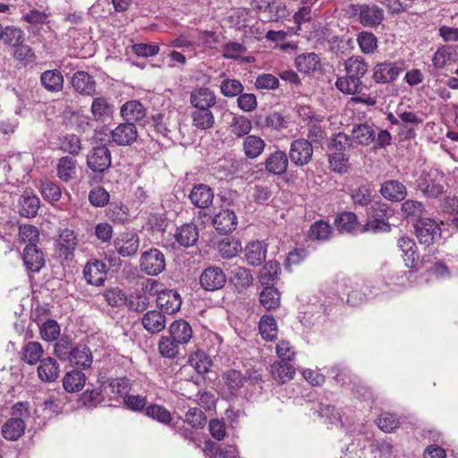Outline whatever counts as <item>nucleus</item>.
Here are the masks:
<instances>
[{
    "label": "nucleus",
    "instance_id": "9",
    "mask_svg": "<svg viewBox=\"0 0 458 458\" xmlns=\"http://www.w3.org/2000/svg\"><path fill=\"white\" fill-rule=\"evenodd\" d=\"M190 104L193 109H211L216 104V96L210 89L199 87L191 92Z\"/></svg>",
    "mask_w": 458,
    "mask_h": 458
},
{
    "label": "nucleus",
    "instance_id": "61",
    "mask_svg": "<svg viewBox=\"0 0 458 458\" xmlns=\"http://www.w3.org/2000/svg\"><path fill=\"white\" fill-rule=\"evenodd\" d=\"M146 415L158 422L167 424L171 421V413L163 406L151 404L146 407Z\"/></svg>",
    "mask_w": 458,
    "mask_h": 458
},
{
    "label": "nucleus",
    "instance_id": "48",
    "mask_svg": "<svg viewBox=\"0 0 458 458\" xmlns=\"http://www.w3.org/2000/svg\"><path fill=\"white\" fill-rule=\"evenodd\" d=\"M43 347L38 342H29L22 349V360L30 365L40 360L43 355Z\"/></svg>",
    "mask_w": 458,
    "mask_h": 458
},
{
    "label": "nucleus",
    "instance_id": "32",
    "mask_svg": "<svg viewBox=\"0 0 458 458\" xmlns=\"http://www.w3.org/2000/svg\"><path fill=\"white\" fill-rule=\"evenodd\" d=\"M69 360L75 366L87 369L92 364V353L88 346L80 344L69 352Z\"/></svg>",
    "mask_w": 458,
    "mask_h": 458
},
{
    "label": "nucleus",
    "instance_id": "27",
    "mask_svg": "<svg viewBox=\"0 0 458 458\" xmlns=\"http://www.w3.org/2000/svg\"><path fill=\"white\" fill-rule=\"evenodd\" d=\"M77 174V161L72 157H62L56 164V175L64 182L75 179Z\"/></svg>",
    "mask_w": 458,
    "mask_h": 458
},
{
    "label": "nucleus",
    "instance_id": "46",
    "mask_svg": "<svg viewBox=\"0 0 458 458\" xmlns=\"http://www.w3.org/2000/svg\"><path fill=\"white\" fill-rule=\"evenodd\" d=\"M345 71L360 80L368 71V64L360 56H352L345 61Z\"/></svg>",
    "mask_w": 458,
    "mask_h": 458
},
{
    "label": "nucleus",
    "instance_id": "45",
    "mask_svg": "<svg viewBox=\"0 0 458 458\" xmlns=\"http://www.w3.org/2000/svg\"><path fill=\"white\" fill-rule=\"evenodd\" d=\"M332 233V226L328 222L318 220L310 225L309 237L313 241H327Z\"/></svg>",
    "mask_w": 458,
    "mask_h": 458
},
{
    "label": "nucleus",
    "instance_id": "41",
    "mask_svg": "<svg viewBox=\"0 0 458 458\" xmlns=\"http://www.w3.org/2000/svg\"><path fill=\"white\" fill-rule=\"evenodd\" d=\"M280 272V264L277 261H268L262 267L259 274V282L264 286H273Z\"/></svg>",
    "mask_w": 458,
    "mask_h": 458
},
{
    "label": "nucleus",
    "instance_id": "20",
    "mask_svg": "<svg viewBox=\"0 0 458 458\" xmlns=\"http://www.w3.org/2000/svg\"><path fill=\"white\" fill-rule=\"evenodd\" d=\"M397 246L403 253V261L407 267L414 268L419 260L417 246L414 241L406 236H402L397 242Z\"/></svg>",
    "mask_w": 458,
    "mask_h": 458
},
{
    "label": "nucleus",
    "instance_id": "16",
    "mask_svg": "<svg viewBox=\"0 0 458 458\" xmlns=\"http://www.w3.org/2000/svg\"><path fill=\"white\" fill-rule=\"evenodd\" d=\"M73 89L82 96H93L96 92V81L87 72L79 71L72 77Z\"/></svg>",
    "mask_w": 458,
    "mask_h": 458
},
{
    "label": "nucleus",
    "instance_id": "33",
    "mask_svg": "<svg viewBox=\"0 0 458 458\" xmlns=\"http://www.w3.org/2000/svg\"><path fill=\"white\" fill-rule=\"evenodd\" d=\"M42 86L50 92H59L64 86V76L59 70H47L41 73Z\"/></svg>",
    "mask_w": 458,
    "mask_h": 458
},
{
    "label": "nucleus",
    "instance_id": "29",
    "mask_svg": "<svg viewBox=\"0 0 458 458\" xmlns=\"http://www.w3.org/2000/svg\"><path fill=\"white\" fill-rule=\"evenodd\" d=\"M25 422L22 418L12 417L2 427V435L6 440L15 441L25 431Z\"/></svg>",
    "mask_w": 458,
    "mask_h": 458
},
{
    "label": "nucleus",
    "instance_id": "24",
    "mask_svg": "<svg viewBox=\"0 0 458 458\" xmlns=\"http://www.w3.org/2000/svg\"><path fill=\"white\" fill-rule=\"evenodd\" d=\"M141 325L148 333L157 334L165 327V317L161 311L148 310L143 315Z\"/></svg>",
    "mask_w": 458,
    "mask_h": 458
},
{
    "label": "nucleus",
    "instance_id": "1",
    "mask_svg": "<svg viewBox=\"0 0 458 458\" xmlns=\"http://www.w3.org/2000/svg\"><path fill=\"white\" fill-rule=\"evenodd\" d=\"M140 267L142 272L148 276L159 275L165 267L164 253L156 248L143 251L140 259Z\"/></svg>",
    "mask_w": 458,
    "mask_h": 458
},
{
    "label": "nucleus",
    "instance_id": "63",
    "mask_svg": "<svg viewBox=\"0 0 458 458\" xmlns=\"http://www.w3.org/2000/svg\"><path fill=\"white\" fill-rule=\"evenodd\" d=\"M331 168L339 174L346 173L349 166V157L344 152H334L329 156Z\"/></svg>",
    "mask_w": 458,
    "mask_h": 458
},
{
    "label": "nucleus",
    "instance_id": "21",
    "mask_svg": "<svg viewBox=\"0 0 458 458\" xmlns=\"http://www.w3.org/2000/svg\"><path fill=\"white\" fill-rule=\"evenodd\" d=\"M380 193L385 199L394 202H398L405 199L407 191L404 184L401 182L389 180L382 183Z\"/></svg>",
    "mask_w": 458,
    "mask_h": 458
},
{
    "label": "nucleus",
    "instance_id": "56",
    "mask_svg": "<svg viewBox=\"0 0 458 458\" xmlns=\"http://www.w3.org/2000/svg\"><path fill=\"white\" fill-rule=\"evenodd\" d=\"M232 132L238 138L247 135L251 128V122L249 118L243 115L233 116L231 123Z\"/></svg>",
    "mask_w": 458,
    "mask_h": 458
},
{
    "label": "nucleus",
    "instance_id": "62",
    "mask_svg": "<svg viewBox=\"0 0 458 458\" xmlns=\"http://www.w3.org/2000/svg\"><path fill=\"white\" fill-rule=\"evenodd\" d=\"M288 124L289 119L286 116L278 112H272L266 116L264 126L275 131H281L287 128Z\"/></svg>",
    "mask_w": 458,
    "mask_h": 458
},
{
    "label": "nucleus",
    "instance_id": "54",
    "mask_svg": "<svg viewBox=\"0 0 458 458\" xmlns=\"http://www.w3.org/2000/svg\"><path fill=\"white\" fill-rule=\"evenodd\" d=\"M81 140L75 134H66L60 142V149L72 156H78L81 151Z\"/></svg>",
    "mask_w": 458,
    "mask_h": 458
},
{
    "label": "nucleus",
    "instance_id": "55",
    "mask_svg": "<svg viewBox=\"0 0 458 458\" xmlns=\"http://www.w3.org/2000/svg\"><path fill=\"white\" fill-rule=\"evenodd\" d=\"M357 42L364 54H372L377 48V39L372 32H360L357 36Z\"/></svg>",
    "mask_w": 458,
    "mask_h": 458
},
{
    "label": "nucleus",
    "instance_id": "64",
    "mask_svg": "<svg viewBox=\"0 0 458 458\" xmlns=\"http://www.w3.org/2000/svg\"><path fill=\"white\" fill-rule=\"evenodd\" d=\"M243 90V86L240 81L234 79H226L221 82L220 91L225 97L233 98L240 95Z\"/></svg>",
    "mask_w": 458,
    "mask_h": 458
},
{
    "label": "nucleus",
    "instance_id": "4",
    "mask_svg": "<svg viewBox=\"0 0 458 458\" xmlns=\"http://www.w3.org/2000/svg\"><path fill=\"white\" fill-rule=\"evenodd\" d=\"M114 247L123 258L134 256L140 248V237L132 231L121 233L114 240Z\"/></svg>",
    "mask_w": 458,
    "mask_h": 458
},
{
    "label": "nucleus",
    "instance_id": "15",
    "mask_svg": "<svg viewBox=\"0 0 458 458\" xmlns=\"http://www.w3.org/2000/svg\"><path fill=\"white\" fill-rule=\"evenodd\" d=\"M39 207L40 200L31 190H25L19 198V213L24 217H35Z\"/></svg>",
    "mask_w": 458,
    "mask_h": 458
},
{
    "label": "nucleus",
    "instance_id": "8",
    "mask_svg": "<svg viewBox=\"0 0 458 458\" xmlns=\"http://www.w3.org/2000/svg\"><path fill=\"white\" fill-rule=\"evenodd\" d=\"M402 72V67L393 62H383L373 67L372 79L376 83H389L395 81Z\"/></svg>",
    "mask_w": 458,
    "mask_h": 458
},
{
    "label": "nucleus",
    "instance_id": "40",
    "mask_svg": "<svg viewBox=\"0 0 458 458\" xmlns=\"http://www.w3.org/2000/svg\"><path fill=\"white\" fill-rule=\"evenodd\" d=\"M265 141L259 136L249 135L243 140L244 154L249 158L258 157L265 148Z\"/></svg>",
    "mask_w": 458,
    "mask_h": 458
},
{
    "label": "nucleus",
    "instance_id": "30",
    "mask_svg": "<svg viewBox=\"0 0 458 458\" xmlns=\"http://www.w3.org/2000/svg\"><path fill=\"white\" fill-rule=\"evenodd\" d=\"M38 375L43 382H54L59 376V365L53 358H46L40 360L38 367Z\"/></svg>",
    "mask_w": 458,
    "mask_h": 458
},
{
    "label": "nucleus",
    "instance_id": "44",
    "mask_svg": "<svg viewBox=\"0 0 458 458\" xmlns=\"http://www.w3.org/2000/svg\"><path fill=\"white\" fill-rule=\"evenodd\" d=\"M180 344L169 335H162L158 342V351L161 356L168 359L175 358L180 350Z\"/></svg>",
    "mask_w": 458,
    "mask_h": 458
},
{
    "label": "nucleus",
    "instance_id": "25",
    "mask_svg": "<svg viewBox=\"0 0 458 458\" xmlns=\"http://www.w3.org/2000/svg\"><path fill=\"white\" fill-rule=\"evenodd\" d=\"M146 114V108L138 100L127 101L121 107V115L128 123L140 122Z\"/></svg>",
    "mask_w": 458,
    "mask_h": 458
},
{
    "label": "nucleus",
    "instance_id": "11",
    "mask_svg": "<svg viewBox=\"0 0 458 458\" xmlns=\"http://www.w3.org/2000/svg\"><path fill=\"white\" fill-rule=\"evenodd\" d=\"M83 275L88 284L96 286L102 285L106 277V266L103 261L90 260L85 265Z\"/></svg>",
    "mask_w": 458,
    "mask_h": 458
},
{
    "label": "nucleus",
    "instance_id": "12",
    "mask_svg": "<svg viewBox=\"0 0 458 458\" xmlns=\"http://www.w3.org/2000/svg\"><path fill=\"white\" fill-rule=\"evenodd\" d=\"M22 260L29 272L38 273L45 265V255L38 246L27 244L23 250Z\"/></svg>",
    "mask_w": 458,
    "mask_h": 458
},
{
    "label": "nucleus",
    "instance_id": "6",
    "mask_svg": "<svg viewBox=\"0 0 458 458\" xmlns=\"http://www.w3.org/2000/svg\"><path fill=\"white\" fill-rule=\"evenodd\" d=\"M312 154L313 148L308 140L299 139L292 142L289 157L296 165L302 166L310 163Z\"/></svg>",
    "mask_w": 458,
    "mask_h": 458
},
{
    "label": "nucleus",
    "instance_id": "23",
    "mask_svg": "<svg viewBox=\"0 0 458 458\" xmlns=\"http://www.w3.org/2000/svg\"><path fill=\"white\" fill-rule=\"evenodd\" d=\"M169 335L181 345L188 344L192 338L193 331L191 325L184 319L174 321L168 328Z\"/></svg>",
    "mask_w": 458,
    "mask_h": 458
},
{
    "label": "nucleus",
    "instance_id": "50",
    "mask_svg": "<svg viewBox=\"0 0 458 458\" xmlns=\"http://www.w3.org/2000/svg\"><path fill=\"white\" fill-rule=\"evenodd\" d=\"M232 281L239 288H247L252 284V276L245 267L233 266L231 267Z\"/></svg>",
    "mask_w": 458,
    "mask_h": 458
},
{
    "label": "nucleus",
    "instance_id": "13",
    "mask_svg": "<svg viewBox=\"0 0 458 458\" xmlns=\"http://www.w3.org/2000/svg\"><path fill=\"white\" fill-rule=\"evenodd\" d=\"M243 251L247 264L257 267L266 260L267 245L262 241H252L245 246Z\"/></svg>",
    "mask_w": 458,
    "mask_h": 458
},
{
    "label": "nucleus",
    "instance_id": "31",
    "mask_svg": "<svg viewBox=\"0 0 458 458\" xmlns=\"http://www.w3.org/2000/svg\"><path fill=\"white\" fill-rule=\"evenodd\" d=\"M271 375L279 384H284L293 378L295 368L289 361H275L271 365Z\"/></svg>",
    "mask_w": 458,
    "mask_h": 458
},
{
    "label": "nucleus",
    "instance_id": "43",
    "mask_svg": "<svg viewBox=\"0 0 458 458\" xmlns=\"http://www.w3.org/2000/svg\"><path fill=\"white\" fill-rule=\"evenodd\" d=\"M352 139L360 145L368 146L375 139V131L368 124H359L352 130Z\"/></svg>",
    "mask_w": 458,
    "mask_h": 458
},
{
    "label": "nucleus",
    "instance_id": "59",
    "mask_svg": "<svg viewBox=\"0 0 458 458\" xmlns=\"http://www.w3.org/2000/svg\"><path fill=\"white\" fill-rule=\"evenodd\" d=\"M425 210L422 202L413 199H407L402 204L401 211L407 218H419Z\"/></svg>",
    "mask_w": 458,
    "mask_h": 458
},
{
    "label": "nucleus",
    "instance_id": "14",
    "mask_svg": "<svg viewBox=\"0 0 458 458\" xmlns=\"http://www.w3.org/2000/svg\"><path fill=\"white\" fill-rule=\"evenodd\" d=\"M157 304L166 314L177 312L182 306L180 294L174 290H164L158 293Z\"/></svg>",
    "mask_w": 458,
    "mask_h": 458
},
{
    "label": "nucleus",
    "instance_id": "17",
    "mask_svg": "<svg viewBox=\"0 0 458 458\" xmlns=\"http://www.w3.org/2000/svg\"><path fill=\"white\" fill-rule=\"evenodd\" d=\"M192 205L199 208H208L213 202V190L207 184L199 183L195 185L189 195Z\"/></svg>",
    "mask_w": 458,
    "mask_h": 458
},
{
    "label": "nucleus",
    "instance_id": "35",
    "mask_svg": "<svg viewBox=\"0 0 458 458\" xmlns=\"http://www.w3.org/2000/svg\"><path fill=\"white\" fill-rule=\"evenodd\" d=\"M95 121L105 122L113 114V106L104 97L95 98L90 107Z\"/></svg>",
    "mask_w": 458,
    "mask_h": 458
},
{
    "label": "nucleus",
    "instance_id": "39",
    "mask_svg": "<svg viewBox=\"0 0 458 458\" xmlns=\"http://www.w3.org/2000/svg\"><path fill=\"white\" fill-rule=\"evenodd\" d=\"M335 87L344 94L355 95L361 91L362 82L360 79L346 73L335 81Z\"/></svg>",
    "mask_w": 458,
    "mask_h": 458
},
{
    "label": "nucleus",
    "instance_id": "58",
    "mask_svg": "<svg viewBox=\"0 0 458 458\" xmlns=\"http://www.w3.org/2000/svg\"><path fill=\"white\" fill-rule=\"evenodd\" d=\"M130 390V380L126 377L112 379L106 387V394L114 397L123 396Z\"/></svg>",
    "mask_w": 458,
    "mask_h": 458
},
{
    "label": "nucleus",
    "instance_id": "52",
    "mask_svg": "<svg viewBox=\"0 0 458 458\" xmlns=\"http://www.w3.org/2000/svg\"><path fill=\"white\" fill-rule=\"evenodd\" d=\"M261 336L265 340L272 341L277 335V325L272 316H262L259 324Z\"/></svg>",
    "mask_w": 458,
    "mask_h": 458
},
{
    "label": "nucleus",
    "instance_id": "49",
    "mask_svg": "<svg viewBox=\"0 0 458 458\" xmlns=\"http://www.w3.org/2000/svg\"><path fill=\"white\" fill-rule=\"evenodd\" d=\"M259 301L265 309L275 310L279 306L280 293L273 286L264 287V290L260 293Z\"/></svg>",
    "mask_w": 458,
    "mask_h": 458
},
{
    "label": "nucleus",
    "instance_id": "37",
    "mask_svg": "<svg viewBox=\"0 0 458 458\" xmlns=\"http://www.w3.org/2000/svg\"><path fill=\"white\" fill-rule=\"evenodd\" d=\"M86 382V376L80 370H71L65 374L63 379L64 388L70 393L81 391Z\"/></svg>",
    "mask_w": 458,
    "mask_h": 458
},
{
    "label": "nucleus",
    "instance_id": "36",
    "mask_svg": "<svg viewBox=\"0 0 458 458\" xmlns=\"http://www.w3.org/2000/svg\"><path fill=\"white\" fill-rule=\"evenodd\" d=\"M216 250L224 259H232L242 250L239 240L232 236H225L216 243Z\"/></svg>",
    "mask_w": 458,
    "mask_h": 458
},
{
    "label": "nucleus",
    "instance_id": "18",
    "mask_svg": "<svg viewBox=\"0 0 458 458\" xmlns=\"http://www.w3.org/2000/svg\"><path fill=\"white\" fill-rule=\"evenodd\" d=\"M360 22L366 27H374L381 23L384 13L377 5L362 4L358 7Z\"/></svg>",
    "mask_w": 458,
    "mask_h": 458
},
{
    "label": "nucleus",
    "instance_id": "42",
    "mask_svg": "<svg viewBox=\"0 0 458 458\" xmlns=\"http://www.w3.org/2000/svg\"><path fill=\"white\" fill-rule=\"evenodd\" d=\"M335 225L341 233H353L359 227L358 217L353 212H344L335 218Z\"/></svg>",
    "mask_w": 458,
    "mask_h": 458
},
{
    "label": "nucleus",
    "instance_id": "38",
    "mask_svg": "<svg viewBox=\"0 0 458 458\" xmlns=\"http://www.w3.org/2000/svg\"><path fill=\"white\" fill-rule=\"evenodd\" d=\"M294 63L299 72L310 73L317 70L320 59L315 53H304L297 55Z\"/></svg>",
    "mask_w": 458,
    "mask_h": 458
},
{
    "label": "nucleus",
    "instance_id": "2",
    "mask_svg": "<svg viewBox=\"0 0 458 458\" xmlns=\"http://www.w3.org/2000/svg\"><path fill=\"white\" fill-rule=\"evenodd\" d=\"M415 233L420 243L430 245L441 238L440 225L428 217L420 218L415 224Z\"/></svg>",
    "mask_w": 458,
    "mask_h": 458
},
{
    "label": "nucleus",
    "instance_id": "47",
    "mask_svg": "<svg viewBox=\"0 0 458 458\" xmlns=\"http://www.w3.org/2000/svg\"><path fill=\"white\" fill-rule=\"evenodd\" d=\"M189 363L199 374L207 373L212 366L210 357L203 351H197L189 358Z\"/></svg>",
    "mask_w": 458,
    "mask_h": 458
},
{
    "label": "nucleus",
    "instance_id": "57",
    "mask_svg": "<svg viewBox=\"0 0 458 458\" xmlns=\"http://www.w3.org/2000/svg\"><path fill=\"white\" fill-rule=\"evenodd\" d=\"M351 198L355 205L366 207L372 200V191L369 186L360 185L351 191Z\"/></svg>",
    "mask_w": 458,
    "mask_h": 458
},
{
    "label": "nucleus",
    "instance_id": "53",
    "mask_svg": "<svg viewBox=\"0 0 458 458\" xmlns=\"http://www.w3.org/2000/svg\"><path fill=\"white\" fill-rule=\"evenodd\" d=\"M2 33L3 36L1 39L12 47H15L20 43H23L25 41V34L20 28L7 26L3 29Z\"/></svg>",
    "mask_w": 458,
    "mask_h": 458
},
{
    "label": "nucleus",
    "instance_id": "3",
    "mask_svg": "<svg viewBox=\"0 0 458 458\" xmlns=\"http://www.w3.org/2000/svg\"><path fill=\"white\" fill-rule=\"evenodd\" d=\"M111 152L109 148L100 144L91 148L87 156V165L94 173L102 174L111 165Z\"/></svg>",
    "mask_w": 458,
    "mask_h": 458
},
{
    "label": "nucleus",
    "instance_id": "51",
    "mask_svg": "<svg viewBox=\"0 0 458 458\" xmlns=\"http://www.w3.org/2000/svg\"><path fill=\"white\" fill-rule=\"evenodd\" d=\"M454 48L452 46L444 45L437 48L432 57V64L435 68H444L452 59Z\"/></svg>",
    "mask_w": 458,
    "mask_h": 458
},
{
    "label": "nucleus",
    "instance_id": "19",
    "mask_svg": "<svg viewBox=\"0 0 458 458\" xmlns=\"http://www.w3.org/2000/svg\"><path fill=\"white\" fill-rule=\"evenodd\" d=\"M213 225L217 232L227 233L235 230L237 216L233 210L222 209L213 217Z\"/></svg>",
    "mask_w": 458,
    "mask_h": 458
},
{
    "label": "nucleus",
    "instance_id": "34",
    "mask_svg": "<svg viewBox=\"0 0 458 458\" xmlns=\"http://www.w3.org/2000/svg\"><path fill=\"white\" fill-rule=\"evenodd\" d=\"M78 245V238L75 233L70 229H64L60 234L58 239V247L62 255L64 256L65 259H68L70 256L73 254L76 247Z\"/></svg>",
    "mask_w": 458,
    "mask_h": 458
},
{
    "label": "nucleus",
    "instance_id": "22",
    "mask_svg": "<svg viewBox=\"0 0 458 458\" xmlns=\"http://www.w3.org/2000/svg\"><path fill=\"white\" fill-rule=\"evenodd\" d=\"M265 167L270 174L281 175L288 167V157L284 151L276 150L268 155L265 162Z\"/></svg>",
    "mask_w": 458,
    "mask_h": 458
},
{
    "label": "nucleus",
    "instance_id": "5",
    "mask_svg": "<svg viewBox=\"0 0 458 458\" xmlns=\"http://www.w3.org/2000/svg\"><path fill=\"white\" fill-rule=\"evenodd\" d=\"M226 283V276L218 267H208L205 268L200 276L199 284L206 291H216L222 289Z\"/></svg>",
    "mask_w": 458,
    "mask_h": 458
},
{
    "label": "nucleus",
    "instance_id": "7",
    "mask_svg": "<svg viewBox=\"0 0 458 458\" xmlns=\"http://www.w3.org/2000/svg\"><path fill=\"white\" fill-rule=\"evenodd\" d=\"M444 174L432 170L425 175L419 187L428 198H437L444 191Z\"/></svg>",
    "mask_w": 458,
    "mask_h": 458
},
{
    "label": "nucleus",
    "instance_id": "28",
    "mask_svg": "<svg viewBox=\"0 0 458 458\" xmlns=\"http://www.w3.org/2000/svg\"><path fill=\"white\" fill-rule=\"evenodd\" d=\"M190 115L191 124L197 130L207 131L215 125V116L211 109H193Z\"/></svg>",
    "mask_w": 458,
    "mask_h": 458
},
{
    "label": "nucleus",
    "instance_id": "26",
    "mask_svg": "<svg viewBox=\"0 0 458 458\" xmlns=\"http://www.w3.org/2000/svg\"><path fill=\"white\" fill-rule=\"evenodd\" d=\"M174 239L181 246H192L199 239V228L192 223L184 224L177 228Z\"/></svg>",
    "mask_w": 458,
    "mask_h": 458
},
{
    "label": "nucleus",
    "instance_id": "60",
    "mask_svg": "<svg viewBox=\"0 0 458 458\" xmlns=\"http://www.w3.org/2000/svg\"><path fill=\"white\" fill-rule=\"evenodd\" d=\"M39 232L37 227L30 225H22L19 228V239L21 242L37 246Z\"/></svg>",
    "mask_w": 458,
    "mask_h": 458
},
{
    "label": "nucleus",
    "instance_id": "10",
    "mask_svg": "<svg viewBox=\"0 0 458 458\" xmlns=\"http://www.w3.org/2000/svg\"><path fill=\"white\" fill-rule=\"evenodd\" d=\"M138 138V131L133 123H123L115 127L110 134L111 141L118 146L132 144Z\"/></svg>",
    "mask_w": 458,
    "mask_h": 458
}]
</instances>
